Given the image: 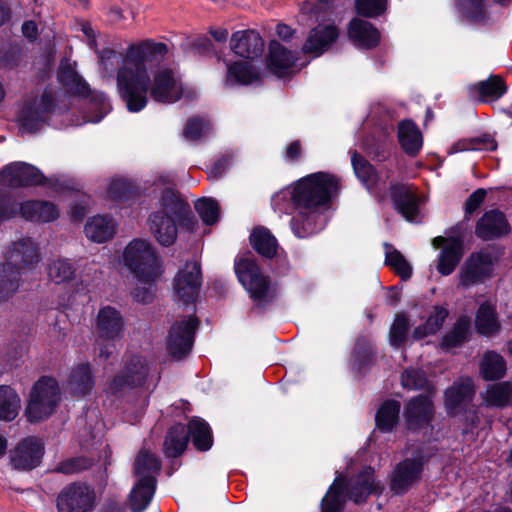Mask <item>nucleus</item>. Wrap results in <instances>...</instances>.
Instances as JSON below:
<instances>
[{"mask_svg":"<svg viewBox=\"0 0 512 512\" xmlns=\"http://www.w3.org/2000/svg\"><path fill=\"white\" fill-rule=\"evenodd\" d=\"M168 47L165 43L146 39L130 44L117 71L116 84L121 100L129 112L138 113L152 100L172 104L181 99L183 91L170 67L159 68Z\"/></svg>","mask_w":512,"mask_h":512,"instance_id":"f257e3e1","label":"nucleus"},{"mask_svg":"<svg viewBox=\"0 0 512 512\" xmlns=\"http://www.w3.org/2000/svg\"><path fill=\"white\" fill-rule=\"evenodd\" d=\"M150 230L163 247L172 246L177 240L178 226L192 231L197 224L188 201L173 188L163 189L159 209L148 218Z\"/></svg>","mask_w":512,"mask_h":512,"instance_id":"f03ea898","label":"nucleus"},{"mask_svg":"<svg viewBox=\"0 0 512 512\" xmlns=\"http://www.w3.org/2000/svg\"><path fill=\"white\" fill-rule=\"evenodd\" d=\"M339 189L338 177L328 172L319 171L300 178L291 187L275 194L272 201L289 197L294 209L318 210L329 206Z\"/></svg>","mask_w":512,"mask_h":512,"instance_id":"7ed1b4c3","label":"nucleus"},{"mask_svg":"<svg viewBox=\"0 0 512 512\" xmlns=\"http://www.w3.org/2000/svg\"><path fill=\"white\" fill-rule=\"evenodd\" d=\"M39 260L38 249L30 238L20 239L10 246L5 263L0 265V302L16 293L22 271Z\"/></svg>","mask_w":512,"mask_h":512,"instance_id":"20e7f679","label":"nucleus"},{"mask_svg":"<svg viewBox=\"0 0 512 512\" xmlns=\"http://www.w3.org/2000/svg\"><path fill=\"white\" fill-rule=\"evenodd\" d=\"M234 271L256 307L264 308L275 300L276 289L271 285V278L262 272L252 252L235 259Z\"/></svg>","mask_w":512,"mask_h":512,"instance_id":"39448f33","label":"nucleus"},{"mask_svg":"<svg viewBox=\"0 0 512 512\" xmlns=\"http://www.w3.org/2000/svg\"><path fill=\"white\" fill-rule=\"evenodd\" d=\"M123 259L138 281H157L163 273L160 257L147 240H132L124 249Z\"/></svg>","mask_w":512,"mask_h":512,"instance_id":"423d86ee","label":"nucleus"},{"mask_svg":"<svg viewBox=\"0 0 512 512\" xmlns=\"http://www.w3.org/2000/svg\"><path fill=\"white\" fill-rule=\"evenodd\" d=\"M61 401L58 381L52 376H41L32 386L25 408V417L29 423H38L48 419Z\"/></svg>","mask_w":512,"mask_h":512,"instance_id":"0eeeda50","label":"nucleus"},{"mask_svg":"<svg viewBox=\"0 0 512 512\" xmlns=\"http://www.w3.org/2000/svg\"><path fill=\"white\" fill-rule=\"evenodd\" d=\"M61 401L58 381L52 376H41L32 386L25 408V417L29 423H38L48 419Z\"/></svg>","mask_w":512,"mask_h":512,"instance_id":"6e6552de","label":"nucleus"},{"mask_svg":"<svg viewBox=\"0 0 512 512\" xmlns=\"http://www.w3.org/2000/svg\"><path fill=\"white\" fill-rule=\"evenodd\" d=\"M61 401L58 381L52 376H41L32 386L25 408V417L29 423H38L48 419Z\"/></svg>","mask_w":512,"mask_h":512,"instance_id":"1a4fd4ad","label":"nucleus"},{"mask_svg":"<svg viewBox=\"0 0 512 512\" xmlns=\"http://www.w3.org/2000/svg\"><path fill=\"white\" fill-rule=\"evenodd\" d=\"M58 108V101L52 89L46 87L40 98L26 99L18 114L19 130L25 133L35 134L49 121Z\"/></svg>","mask_w":512,"mask_h":512,"instance_id":"9d476101","label":"nucleus"},{"mask_svg":"<svg viewBox=\"0 0 512 512\" xmlns=\"http://www.w3.org/2000/svg\"><path fill=\"white\" fill-rule=\"evenodd\" d=\"M430 457L422 450L413 451L411 457H407L396 464L389 478V489L393 495H405L422 477L424 467Z\"/></svg>","mask_w":512,"mask_h":512,"instance_id":"9b49d317","label":"nucleus"},{"mask_svg":"<svg viewBox=\"0 0 512 512\" xmlns=\"http://www.w3.org/2000/svg\"><path fill=\"white\" fill-rule=\"evenodd\" d=\"M199 325L200 321L195 315L184 317L171 325L166 349L173 359L181 360L191 352Z\"/></svg>","mask_w":512,"mask_h":512,"instance_id":"f8f14e48","label":"nucleus"},{"mask_svg":"<svg viewBox=\"0 0 512 512\" xmlns=\"http://www.w3.org/2000/svg\"><path fill=\"white\" fill-rule=\"evenodd\" d=\"M149 366L146 359L137 354L128 357L122 370L116 374L108 384V391L117 396L124 389L143 387L149 376Z\"/></svg>","mask_w":512,"mask_h":512,"instance_id":"ddd939ff","label":"nucleus"},{"mask_svg":"<svg viewBox=\"0 0 512 512\" xmlns=\"http://www.w3.org/2000/svg\"><path fill=\"white\" fill-rule=\"evenodd\" d=\"M96 495L94 489L84 482H72L58 493L57 512H90L94 509Z\"/></svg>","mask_w":512,"mask_h":512,"instance_id":"4468645a","label":"nucleus"},{"mask_svg":"<svg viewBox=\"0 0 512 512\" xmlns=\"http://www.w3.org/2000/svg\"><path fill=\"white\" fill-rule=\"evenodd\" d=\"M433 397L434 395L417 394L405 403L403 417L409 432L419 433L432 426L436 414Z\"/></svg>","mask_w":512,"mask_h":512,"instance_id":"2eb2a0df","label":"nucleus"},{"mask_svg":"<svg viewBox=\"0 0 512 512\" xmlns=\"http://www.w3.org/2000/svg\"><path fill=\"white\" fill-rule=\"evenodd\" d=\"M44 454L43 440L37 436H27L10 450V465L17 471H31L41 465Z\"/></svg>","mask_w":512,"mask_h":512,"instance_id":"dca6fc26","label":"nucleus"},{"mask_svg":"<svg viewBox=\"0 0 512 512\" xmlns=\"http://www.w3.org/2000/svg\"><path fill=\"white\" fill-rule=\"evenodd\" d=\"M201 264L187 261L173 279V289L177 298L185 305L194 304L202 286Z\"/></svg>","mask_w":512,"mask_h":512,"instance_id":"f3484780","label":"nucleus"},{"mask_svg":"<svg viewBox=\"0 0 512 512\" xmlns=\"http://www.w3.org/2000/svg\"><path fill=\"white\" fill-rule=\"evenodd\" d=\"M46 180L36 166L26 162H12L0 171V185L12 189L42 186Z\"/></svg>","mask_w":512,"mask_h":512,"instance_id":"a211bd4d","label":"nucleus"},{"mask_svg":"<svg viewBox=\"0 0 512 512\" xmlns=\"http://www.w3.org/2000/svg\"><path fill=\"white\" fill-rule=\"evenodd\" d=\"M494 260L490 252L479 251L471 253L459 270V286L469 288L483 284L491 277Z\"/></svg>","mask_w":512,"mask_h":512,"instance_id":"6ab92c4d","label":"nucleus"},{"mask_svg":"<svg viewBox=\"0 0 512 512\" xmlns=\"http://www.w3.org/2000/svg\"><path fill=\"white\" fill-rule=\"evenodd\" d=\"M476 395L474 382L471 378L454 381L443 393L444 409L448 417L455 418L462 409L473 405Z\"/></svg>","mask_w":512,"mask_h":512,"instance_id":"aec40b11","label":"nucleus"},{"mask_svg":"<svg viewBox=\"0 0 512 512\" xmlns=\"http://www.w3.org/2000/svg\"><path fill=\"white\" fill-rule=\"evenodd\" d=\"M506 214L498 208L485 211L475 224V236L482 241L501 239L511 233Z\"/></svg>","mask_w":512,"mask_h":512,"instance_id":"412c9836","label":"nucleus"},{"mask_svg":"<svg viewBox=\"0 0 512 512\" xmlns=\"http://www.w3.org/2000/svg\"><path fill=\"white\" fill-rule=\"evenodd\" d=\"M389 191L394 210L408 222H414L420 213V200L413 186L391 182Z\"/></svg>","mask_w":512,"mask_h":512,"instance_id":"4be33fe9","label":"nucleus"},{"mask_svg":"<svg viewBox=\"0 0 512 512\" xmlns=\"http://www.w3.org/2000/svg\"><path fill=\"white\" fill-rule=\"evenodd\" d=\"M265 42L259 32L253 29L239 30L230 38L232 52L245 59H257L264 52Z\"/></svg>","mask_w":512,"mask_h":512,"instance_id":"5701e85b","label":"nucleus"},{"mask_svg":"<svg viewBox=\"0 0 512 512\" xmlns=\"http://www.w3.org/2000/svg\"><path fill=\"white\" fill-rule=\"evenodd\" d=\"M384 490L381 482L375 481V471L371 466L363 468L352 480L348 498L355 504H364L369 495H380Z\"/></svg>","mask_w":512,"mask_h":512,"instance_id":"b1692460","label":"nucleus"},{"mask_svg":"<svg viewBox=\"0 0 512 512\" xmlns=\"http://www.w3.org/2000/svg\"><path fill=\"white\" fill-rule=\"evenodd\" d=\"M349 40L359 49L373 50L381 41L379 29L371 22L354 17L347 27Z\"/></svg>","mask_w":512,"mask_h":512,"instance_id":"393cba45","label":"nucleus"},{"mask_svg":"<svg viewBox=\"0 0 512 512\" xmlns=\"http://www.w3.org/2000/svg\"><path fill=\"white\" fill-rule=\"evenodd\" d=\"M376 363V349L370 338L359 335L352 348L349 364L356 376H365Z\"/></svg>","mask_w":512,"mask_h":512,"instance_id":"a878e982","label":"nucleus"},{"mask_svg":"<svg viewBox=\"0 0 512 512\" xmlns=\"http://www.w3.org/2000/svg\"><path fill=\"white\" fill-rule=\"evenodd\" d=\"M96 329L99 338L114 341L123 335L125 321L119 310L107 305L97 313Z\"/></svg>","mask_w":512,"mask_h":512,"instance_id":"bb28decb","label":"nucleus"},{"mask_svg":"<svg viewBox=\"0 0 512 512\" xmlns=\"http://www.w3.org/2000/svg\"><path fill=\"white\" fill-rule=\"evenodd\" d=\"M339 37V30L334 24L318 25L312 28L302 46L304 54L321 56Z\"/></svg>","mask_w":512,"mask_h":512,"instance_id":"cd10ccee","label":"nucleus"},{"mask_svg":"<svg viewBox=\"0 0 512 512\" xmlns=\"http://www.w3.org/2000/svg\"><path fill=\"white\" fill-rule=\"evenodd\" d=\"M295 61L292 51L276 40L270 41L266 67L273 75L280 79L290 76Z\"/></svg>","mask_w":512,"mask_h":512,"instance_id":"c85d7f7f","label":"nucleus"},{"mask_svg":"<svg viewBox=\"0 0 512 512\" xmlns=\"http://www.w3.org/2000/svg\"><path fill=\"white\" fill-rule=\"evenodd\" d=\"M297 211L290 220V227L293 234L298 238H307L319 233L324 228L323 214L317 209Z\"/></svg>","mask_w":512,"mask_h":512,"instance_id":"c756f323","label":"nucleus"},{"mask_svg":"<svg viewBox=\"0 0 512 512\" xmlns=\"http://www.w3.org/2000/svg\"><path fill=\"white\" fill-rule=\"evenodd\" d=\"M472 322L468 315H460L451 329L446 332L439 341V347L443 351L460 348L472 338Z\"/></svg>","mask_w":512,"mask_h":512,"instance_id":"7c9ffc66","label":"nucleus"},{"mask_svg":"<svg viewBox=\"0 0 512 512\" xmlns=\"http://www.w3.org/2000/svg\"><path fill=\"white\" fill-rule=\"evenodd\" d=\"M156 489L157 479L154 477L137 479L128 497L131 512H144L152 502Z\"/></svg>","mask_w":512,"mask_h":512,"instance_id":"2f4dec72","label":"nucleus"},{"mask_svg":"<svg viewBox=\"0 0 512 512\" xmlns=\"http://www.w3.org/2000/svg\"><path fill=\"white\" fill-rule=\"evenodd\" d=\"M450 244L444 245L438 256L437 271L442 276L454 272L464 255V240L461 236H449Z\"/></svg>","mask_w":512,"mask_h":512,"instance_id":"473e14b6","label":"nucleus"},{"mask_svg":"<svg viewBox=\"0 0 512 512\" xmlns=\"http://www.w3.org/2000/svg\"><path fill=\"white\" fill-rule=\"evenodd\" d=\"M397 138L401 149L409 157H416L423 146L422 133L411 119L402 120L398 124Z\"/></svg>","mask_w":512,"mask_h":512,"instance_id":"72a5a7b5","label":"nucleus"},{"mask_svg":"<svg viewBox=\"0 0 512 512\" xmlns=\"http://www.w3.org/2000/svg\"><path fill=\"white\" fill-rule=\"evenodd\" d=\"M185 426L195 450L207 452L212 448L214 444L213 431L205 419L193 416Z\"/></svg>","mask_w":512,"mask_h":512,"instance_id":"f704fd0d","label":"nucleus"},{"mask_svg":"<svg viewBox=\"0 0 512 512\" xmlns=\"http://www.w3.org/2000/svg\"><path fill=\"white\" fill-rule=\"evenodd\" d=\"M21 216L28 221L52 222L59 216L57 206L49 201L28 200L19 206Z\"/></svg>","mask_w":512,"mask_h":512,"instance_id":"c9c22d12","label":"nucleus"},{"mask_svg":"<svg viewBox=\"0 0 512 512\" xmlns=\"http://www.w3.org/2000/svg\"><path fill=\"white\" fill-rule=\"evenodd\" d=\"M188 443L189 433L186 431V426L180 422L175 423L166 432L163 453L166 458H178L186 451Z\"/></svg>","mask_w":512,"mask_h":512,"instance_id":"e433bc0d","label":"nucleus"},{"mask_svg":"<svg viewBox=\"0 0 512 512\" xmlns=\"http://www.w3.org/2000/svg\"><path fill=\"white\" fill-rule=\"evenodd\" d=\"M475 330L480 336L491 337L501 330L496 308L489 302L479 305L475 314Z\"/></svg>","mask_w":512,"mask_h":512,"instance_id":"4c0bfd02","label":"nucleus"},{"mask_svg":"<svg viewBox=\"0 0 512 512\" xmlns=\"http://www.w3.org/2000/svg\"><path fill=\"white\" fill-rule=\"evenodd\" d=\"M57 79L69 95L88 98L91 92L89 84L71 65H61L57 73Z\"/></svg>","mask_w":512,"mask_h":512,"instance_id":"58836bf2","label":"nucleus"},{"mask_svg":"<svg viewBox=\"0 0 512 512\" xmlns=\"http://www.w3.org/2000/svg\"><path fill=\"white\" fill-rule=\"evenodd\" d=\"M260 80L259 71L249 62L237 60L227 66L226 84L228 86H247Z\"/></svg>","mask_w":512,"mask_h":512,"instance_id":"ea45409f","label":"nucleus"},{"mask_svg":"<svg viewBox=\"0 0 512 512\" xmlns=\"http://www.w3.org/2000/svg\"><path fill=\"white\" fill-rule=\"evenodd\" d=\"M68 386L73 395L89 394L95 386V378L89 363H82L72 369L68 377Z\"/></svg>","mask_w":512,"mask_h":512,"instance_id":"a19ab883","label":"nucleus"},{"mask_svg":"<svg viewBox=\"0 0 512 512\" xmlns=\"http://www.w3.org/2000/svg\"><path fill=\"white\" fill-rule=\"evenodd\" d=\"M85 235L96 243H104L115 234V224L107 215H96L91 217L84 227Z\"/></svg>","mask_w":512,"mask_h":512,"instance_id":"79ce46f5","label":"nucleus"},{"mask_svg":"<svg viewBox=\"0 0 512 512\" xmlns=\"http://www.w3.org/2000/svg\"><path fill=\"white\" fill-rule=\"evenodd\" d=\"M471 92L477 93L483 103L500 99L508 90L501 76L490 75L486 80L479 81L470 87Z\"/></svg>","mask_w":512,"mask_h":512,"instance_id":"37998d69","label":"nucleus"},{"mask_svg":"<svg viewBox=\"0 0 512 512\" xmlns=\"http://www.w3.org/2000/svg\"><path fill=\"white\" fill-rule=\"evenodd\" d=\"M401 404L395 399L382 402L375 414L376 428L382 433L392 432L399 423Z\"/></svg>","mask_w":512,"mask_h":512,"instance_id":"c03bdc74","label":"nucleus"},{"mask_svg":"<svg viewBox=\"0 0 512 512\" xmlns=\"http://www.w3.org/2000/svg\"><path fill=\"white\" fill-rule=\"evenodd\" d=\"M249 241L254 251L264 258L271 259L277 253V239L264 226L255 227L249 236Z\"/></svg>","mask_w":512,"mask_h":512,"instance_id":"a18cd8bd","label":"nucleus"},{"mask_svg":"<svg viewBox=\"0 0 512 512\" xmlns=\"http://www.w3.org/2000/svg\"><path fill=\"white\" fill-rule=\"evenodd\" d=\"M479 369L483 380L498 381L506 375L507 364L501 354L492 350L484 353Z\"/></svg>","mask_w":512,"mask_h":512,"instance_id":"49530a36","label":"nucleus"},{"mask_svg":"<svg viewBox=\"0 0 512 512\" xmlns=\"http://www.w3.org/2000/svg\"><path fill=\"white\" fill-rule=\"evenodd\" d=\"M401 385L404 389L423 391L421 394L435 395L436 387L428 379L426 372L421 368L409 367L401 373Z\"/></svg>","mask_w":512,"mask_h":512,"instance_id":"de8ad7c7","label":"nucleus"},{"mask_svg":"<svg viewBox=\"0 0 512 512\" xmlns=\"http://www.w3.org/2000/svg\"><path fill=\"white\" fill-rule=\"evenodd\" d=\"M393 141L385 135H369L362 142L364 152L376 162L387 161L392 154Z\"/></svg>","mask_w":512,"mask_h":512,"instance_id":"09e8293b","label":"nucleus"},{"mask_svg":"<svg viewBox=\"0 0 512 512\" xmlns=\"http://www.w3.org/2000/svg\"><path fill=\"white\" fill-rule=\"evenodd\" d=\"M20 408L21 399L16 390L8 385H0V421H13Z\"/></svg>","mask_w":512,"mask_h":512,"instance_id":"8fccbe9b","label":"nucleus"},{"mask_svg":"<svg viewBox=\"0 0 512 512\" xmlns=\"http://www.w3.org/2000/svg\"><path fill=\"white\" fill-rule=\"evenodd\" d=\"M351 165L355 176L363 186L367 189H371L376 186L378 173L375 167L356 150H354L351 155Z\"/></svg>","mask_w":512,"mask_h":512,"instance_id":"3c124183","label":"nucleus"},{"mask_svg":"<svg viewBox=\"0 0 512 512\" xmlns=\"http://www.w3.org/2000/svg\"><path fill=\"white\" fill-rule=\"evenodd\" d=\"M497 146V141L491 134L483 133L479 136L458 140L452 145L451 152L495 151Z\"/></svg>","mask_w":512,"mask_h":512,"instance_id":"603ef678","label":"nucleus"},{"mask_svg":"<svg viewBox=\"0 0 512 512\" xmlns=\"http://www.w3.org/2000/svg\"><path fill=\"white\" fill-rule=\"evenodd\" d=\"M160 471L161 462L154 454L145 450L138 453L133 463V474L137 479L149 476L157 479Z\"/></svg>","mask_w":512,"mask_h":512,"instance_id":"864d4df0","label":"nucleus"},{"mask_svg":"<svg viewBox=\"0 0 512 512\" xmlns=\"http://www.w3.org/2000/svg\"><path fill=\"white\" fill-rule=\"evenodd\" d=\"M486 407L505 408L512 406V383L500 382L487 389L483 397Z\"/></svg>","mask_w":512,"mask_h":512,"instance_id":"5fc2aeb1","label":"nucleus"},{"mask_svg":"<svg viewBox=\"0 0 512 512\" xmlns=\"http://www.w3.org/2000/svg\"><path fill=\"white\" fill-rule=\"evenodd\" d=\"M460 13L472 24H486L488 14L485 0H457Z\"/></svg>","mask_w":512,"mask_h":512,"instance_id":"6e6d98bb","label":"nucleus"},{"mask_svg":"<svg viewBox=\"0 0 512 512\" xmlns=\"http://www.w3.org/2000/svg\"><path fill=\"white\" fill-rule=\"evenodd\" d=\"M110 199L116 202H127L139 195V188L132 181L126 179H115L108 186Z\"/></svg>","mask_w":512,"mask_h":512,"instance_id":"4d7b16f0","label":"nucleus"},{"mask_svg":"<svg viewBox=\"0 0 512 512\" xmlns=\"http://www.w3.org/2000/svg\"><path fill=\"white\" fill-rule=\"evenodd\" d=\"M75 271L73 263L68 259H57L48 266V276L56 284L72 281Z\"/></svg>","mask_w":512,"mask_h":512,"instance_id":"13d9d810","label":"nucleus"},{"mask_svg":"<svg viewBox=\"0 0 512 512\" xmlns=\"http://www.w3.org/2000/svg\"><path fill=\"white\" fill-rule=\"evenodd\" d=\"M384 263L391 267L401 280L407 281L412 277V266L399 250L393 248L386 251Z\"/></svg>","mask_w":512,"mask_h":512,"instance_id":"bf43d9fd","label":"nucleus"},{"mask_svg":"<svg viewBox=\"0 0 512 512\" xmlns=\"http://www.w3.org/2000/svg\"><path fill=\"white\" fill-rule=\"evenodd\" d=\"M409 330L410 322L407 315L404 313L396 314L389 331L390 344L396 348L402 347L407 341Z\"/></svg>","mask_w":512,"mask_h":512,"instance_id":"052dcab7","label":"nucleus"},{"mask_svg":"<svg viewBox=\"0 0 512 512\" xmlns=\"http://www.w3.org/2000/svg\"><path fill=\"white\" fill-rule=\"evenodd\" d=\"M194 207L204 224L212 226L218 222L220 207L215 199L205 197L198 199Z\"/></svg>","mask_w":512,"mask_h":512,"instance_id":"680f3d73","label":"nucleus"},{"mask_svg":"<svg viewBox=\"0 0 512 512\" xmlns=\"http://www.w3.org/2000/svg\"><path fill=\"white\" fill-rule=\"evenodd\" d=\"M387 0H355L357 15L367 19H375L387 11Z\"/></svg>","mask_w":512,"mask_h":512,"instance_id":"e2e57ef3","label":"nucleus"},{"mask_svg":"<svg viewBox=\"0 0 512 512\" xmlns=\"http://www.w3.org/2000/svg\"><path fill=\"white\" fill-rule=\"evenodd\" d=\"M92 465L89 458L84 456L72 457L59 462L54 471L57 473L71 475L74 473L87 470Z\"/></svg>","mask_w":512,"mask_h":512,"instance_id":"0e129e2a","label":"nucleus"},{"mask_svg":"<svg viewBox=\"0 0 512 512\" xmlns=\"http://www.w3.org/2000/svg\"><path fill=\"white\" fill-rule=\"evenodd\" d=\"M22 50L18 45L0 44V68L13 69L21 61Z\"/></svg>","mask_w":512,"mask_h":512,"instance_id":"69168bd1","label":"nucleus"},{"mask_svg":"<svg viewBox=\"0 0 512 512\" xmlns=\"http://www.w3.org/2000/svg\"><path fill=\"white\" fill-rule=\"evenodd\" d=\"M91 109L97 112L94 122H100L110 111L111 105L107 95L103 92L92 91L88 95Z\"/></svg>","mask_w":512,"mask_h":512,"instance_id":"338daca9","label":"nucleus"},{"mask_svg":"<svg viewBox=\"0 0 512 512\" xmlns=\"http://www.w3.org/2000/svg\"><path fill=\"white\" fill-rule=\"evenodd\" d=\"M141 285L131 292L133 299L142 304H149L155 298L157 281H138Z\"/></svg>","mask_w":512,"mask_h":512,"instance_id":"774afa93","label":"nucleus"}]
</instances>
